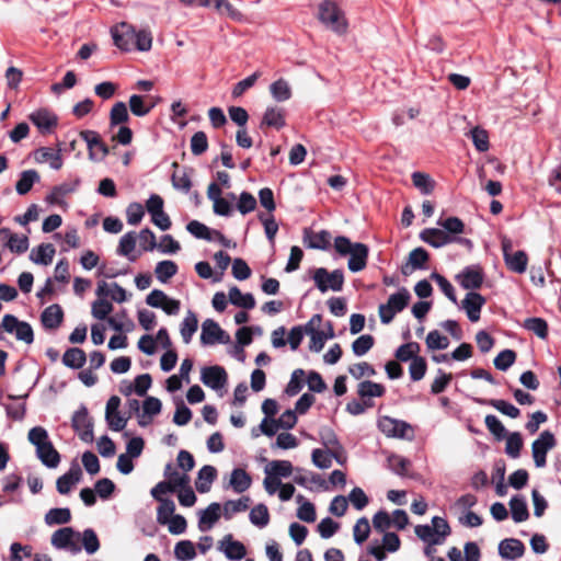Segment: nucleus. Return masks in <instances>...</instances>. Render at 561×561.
Masks as SVG:
<instances>
[{"instance_id":"nucleus-1","label":"nucleus","mask_w":561,"mask_h":561,"mask_svg":"<svg viewBox=\"0 0 561 561\" xmlns=\"http://www.w3.org/2000/svg\"><path fill=\"white\" fill-rule=\"evenodd\" d=\"M334 249L341 256L350 255L347 267L351 272L363 271L367 265L369 249L360 242H352L344 236L334 239Z\"/></svg>"},{"instance_id":"nucleus-2","label":"nucleus","mask_w":561,"mask_h":561,"mask_svg":"<svg viewBox=\"0 0 561 561\" xmlns=\"http://www.w3.org/2000/svg\"><path fill=\"white\" fill-rule=\"evenodd\" d=\"M28 442L35 446L36 456L48 468H56L60 462V455L53 446L48 432L42 426H34L28 431Z\"/></svg>"},{"instance_id":"nucleus-3","label":"nucleus","mask_w":561,"mask_h":561,"mask_svg":"<svg viewBox=\"0 0 561 561\" xmlns=\"http://www.w3.org/2000/svg\"><path fill=\"white\" fill-rule=\"evenodd\" d=\"M318 19L330 31L344 34L347 22L341 9L333 1L325 0L319 4Z\"/></svg>"},{"instance_id":"nucleus-4","label":"nucleus","mask_w":561,"mask_h":561,"mask_svg":"<svg viewBox=\"0 0 561 561\" xmlns=\"http://www.w3.org/2000/svg\"><path fill=\"white\" fill-rule=\"evenodd\" d=\"M2 332L14 334L16 340L26 344H32L34 341V332L30 323L20 321L13 314H4L0 323V340H2Z\"/></svg>"},{"instance_id":"nucleus-5","label":"nucleus","mask_w":561,"mask_h":561,"mask_svg":"<svg viewBox=\"0 0 561 561\" xmlns=\"http://www.w3.org/2000/svg\"><path fill=\"white\" fill-rule=\"evenodd\" d=\"M411 295L404 287L400 288L396 294L390 295L387 304L379 306V317L383 324L390 323L396 313L402 311L409 304Z\"/></svg>"},{"instance_id":"nucleus-6","label":"nucleus","mask_w":561,"mask_h":561,"mask_svg":"<svg viewBox=\"0 0 561 561\" xmlns=\"http://www.w3.org/2000/svg\"><path fill=\"white\" fill-rule=\"evenodd\" d=\"M321 323V314H313L305 325V332L310 336L309 348L314 353H319L323 348L325 341L334 336L333 327L329 325V333H325L324 330H320Z\"/></svg>"},{"instance_id":"nucleus-7","label":"nucleus","mask_w":561,"mask_h":561,"mask_svg":"<svg viewBox=\"0 0 561 561\" xmlns=\"http://www.w3.org/2000/svg\"><path fill=\"white\" fill-rule=\"evenodd\" d=\"M312 279L321 293H327L329 289L341 291L344 284V274L341 270L329 272L324 267H319L314 270Z\"/></svg>"},{"instance_id":"nucleus-8","label":"nucleus","mask_w":561,"mask_h":561,"mask_svg":"<svg viewBox=\"0 0 561 561\" xmlns=\"http://www.w3.org/2000/svg\"><path fill=\"white\" fill-rule=\"evenodd\" d=\"M378 428L387 436L402 439H412L414 436L412 426L401 420L382 416L378 420Z\"/></svg>"},{"instance_id":"nucleus-9","label":"nucleus","mask_w":561,"mask_h":561,"mask_svg":"<svg viewBox=\"0 0 561 561\" xmlns=\"http://www.w3.org/2000/svg\"><path fill=\"white\" fill-rule=\"evenodd\" d=\"M556 444L554 435L550 431L541 432L538 438L533 442L531 453L537 468H543L546 466L547 454L556 446Z\"/></svg>"},{"instance_id":"nucleus-10","label":"nucleus","mask_w":561,"mask_h":561,"mask_svg":"<svg viewBox=\"0 0 561 561\" xmlns=\"http://www.w3.org/2000/svg\"><path fill=\"white\" fill-rule=\"evenodd\" d=\"M80 537L71 527L59 528L51 535V545L56 549L68 550L76 554L81 551V547L77 543L76 539Z\"/></svg>"},{"instance_id":"nucleus-11","label":"nucleus","mask_w":561,"mask_h":561,"mask_svg":"<svg viewBox=\"0 0 561 561\" xmlns=\"http://www.w3.org/2000/svg\"><path fill=\"white\" fill-rule=\"evenodd\" d=\"M229 335L213 319H206L202 324L201 342L203 345L226 344Z\"/></svg>"},{"instance_id":"nucleus-12","label":"nucleus","mask_w":561,"mask_h":561,"mask_svg":"<svg viewBox=\"0 0 561 561\" xmlns=\"http://www.w3.org/2000/svg\"><path fill=\"white\" fill-rule=\"evenodd\" d=\"M80 137L87 142L91 160L100 161L108 153L107 146L101 140L100 135L94 130H82Z\"/></svg>"},{"instance_id":"nucleus-13","label":"nucleus","mask_w":561,"mask_h":561,"mask_svg":"<svg viewBox=\"0 0 561 561\" xmlns=\"http://www.w3.org/2000/svg\"><path fill=\"white\" fill-rule=\"evenodd\" d=\"M136 28L127 23H122L112 30L114 44L124 51H130L134 48Z\"/></svg>"},{"instance_id":"nucleus-14","label":"nucleus","mask_w":561,"mask_h":561,"mask_svg":"<svg viewBox=\"0 0 561 561\" xmlns=\"http://www.w3.org/2000/svg\"><path fill=\"white\" fill-rule=\"evenodd\" d=\"M201 380L213 390H220L227 383V373L220 366L204 367L201 371Z\"/></svg>"},{"instance_id":"nucleus-15","label":"nucleus","mask_w":561,"mask_h":561,"mask_svg":"<svg viewBox=\"0 0 561 561\" xmlns=\"http://www.w3.org/2000/svg\"><path fill=\"white\" fill-rule=\"evenodd\" d=\"M81 478L82 470L78 463L73 462L69 470L57 479V491L62 495L68 494L81 481Z\"/></svg>"},{"instance_id":"nucleus-16","label":"nucleus","mask_w":561,"mask_h":561,"mask_svg":"<svg viewBox=\"0 0 561 561\" xmlns=\"http://www.w3.org/2000/svg\"><path fill=\"white\" fill-rule=\"evenodd\" d=\"M484 304L485 299L483 296L476 291H470L462 300L461 307L466 311L468 319L471 322H477L480 319V312Z\"/></svg>"},{"instance_id":"nucleus-17","label":"nucleus","mask_w":561,"mask_h":561,"mask_svg":"<svg viewBox=\"0 0 561 561\" xmlns=\"http://www.w3.org/2000/svg\"><path fill=\"white\" fill-rule=\"evenodd\" d=\"M30 121L42 134H48L57 126V116L48 110L41 108L30 115Z\"/></svg>"},{"instance_id":"nucleus-18","label":"nucleus","mask_w":561,"mask_h":561,"mask_svg":"<svg viewBox=\"0 0 561 561\" xmlns=\"http://www.w3.org/2000/svg\"><path fill=\"white\" fill-rule=\"evenodd\" d=\"M219 550L227 559L238 561L245 557L247 550L242 542L233 540L232 535H226L219 542Z\"/></svg>"},{"instance_id":"nucleus-19","label":"nucleus","mask_w":561,"mask_h":561,"mask_svg":"<svg viewBox=\"0 0 561 561\" xmlns=\"http://www.w3.org/2000/svg\"><path fill=\"white\" fill-rule=\"evenodd\" d=\"M457 280L465 289H477L482 285L483 274L479 266H468L457 275Z\"/></svg>"},{"instance_id":"nucleus-20","label":"nucleus","mask_w":561,"mask_h":561,"mask_svg":"<svg viewBox=\"0 0 561 561\" xmlns=\"http://www.w3.org/2000/svg\"><path fill=\"white\" fill-rule=\"evenodd\" d=\"M525 552L524 543L515 538L503 539L499 543V554L505 560H516Z\"/></svg>"},{"instance_id":"nucleus-21","label":"nucleus","mask_w":561,"mask_h":561,"mask_svg":"<svg viewBox=\"0 0 561 561\" xmlns=\"http://www.w3.org/2000/svg\"><path fill=\"white\" fill-rule=\"evenodd\" d=\"M0 240H5V245L13 253L22 254L28 249V238L12 233L8 228L0 229Z\"/></svg>"},{"instance_id":"nucleus-22","label":"nucleus","mask_w":561,"mask_h":561,"mask_svg":"<svg viewBox=\"0 0 561 561\" xmlns=\"http://www.w3.org/2000/svg\"><path fill=\"white\" fill-rule=\"evenodd\" d=\"M221 507L219 503H211L205 510L199 512L198 529L201 531L210 530L220 518Z\"/></svg>"},{"instance_id":"nucleus-23","label":"nucleus","mask_w":561,"mask_h":561,"mask_svg":"<svg viewBox=\"0 0 561 561\" xmlns=\"http://www.w3.org/2000/svg\"><path fill=\"white\" fill-rule=\"evenodd\" d=\"M421 239L434 248H440L455 241L453 236L438 228H427L420 234Z\"/></svg>"},{"instance_id":"nucleus-24","label":"nucleus","mask_w":561,"mask_h":561,"mask_svg":"<svg viewBox=\"0 0 561 561\" xmlns=\"http://www.w3.org/2000/svg\"><path fill=\"white\" fill-rule=\"evenodd\" d=\"M64 320V311L57 304L50 305L44 309L41 314V321L45 329L56 330L60 327Z\"/></svg>"},{"instance_id":"nucleus-25","label":"nucleus","mask_w":561,"mask_h":561,"mask_svg":"<svg viewBox=\"0 0 561 561\" xmlns=\"http://www.w3.org/2000/svg\"><path fill=\"white\" fill-rule=\"evenodd\" d=\"M304 241L310 249L328 250L331 245V233L327 230L319 232L306 230Z\"/></svg>"},{"instance_id":"nucleus-26","label":"nucleus","mask_w":561,"mask_h":561,"mask_svg":"<svg viewBox=\"0 0 561 561\" xmlns=\"http://www.w3.org/2000/svg\"><path fill=\"white\" fill-rule=\"evenodd\" d=\"M35 159L38 163H48L53 170H59L62 167V157L60 149L55 150L48 147H42L35 152Z\"/></svg>"},{"instance_id":"nucleus-27","label":"nucleus","mask_w":561,"mask_h":561,"mask_svg":"<svg viewBox=\"0 0 561 561\" xmlns=\"http://www.w3.org/2000/svg\"><path fill=\"white\" fill-rule=\"evenodd\" d=\"M55 253L56 250L51 243H42L31 251L30 260L35 264L46 266L53 262Z\"/></svg>"},{"instance_id":"nucleus-28","label":"nucleus","mask_w":561,"mask_h":561,"mask_svg":"<svg viewBox=\"0 0 561 561\" xmlns=\"http://www.w3.org/2000/svg\"><path fill=\"white\" fill-rule=\"evenodd\" d=\"M261 126L280 129L285 126L284 110L277 106H268L262 117Z\"/></svg>"},{"instance_id":"nucleus-29","label":"nucleus","mask_w":561,"mask_h":561,"mask_svg":"<svg viewBox=\"0 0 561 561\" xmlns=\"http://www.w3.org/2000/svg\"><path fill=\"white\" fill-rule=\"evenodd\" d=\"M217 476V470L210 465L203 466L198 473L195 482L196 490L199 493H206L210 490L211 483Z\"/></svg>"},{"instance_id":"nucleus-30","label":"nucleus","mask_w":561,"mask_h":561,"mask_svg":"<svg viewBox=\"0 0 561 561\" xmlns=\"http://www.w3.org/2000/svg\"><path fill=\"white\" fill-rule=\"evenodd\" d=\"M294 470L293 463L289 460H272L265 466L264 473L280 480L291 476Z\"/></svg>"},{"instance_id":"nucleus-31","label":"nucleus","mask_w":561,"mask_h":561,"mask_svg":"<svg viewBox=\"0 0 561 561\" xmlns=\"http://www.w3.org/2000/svg\"><path fill=\"white\" fill-rule=\"evenodd\" d=\"M252 483V479L249 473L241 468H236L231 471L229 485L237 493H242L247 491Z\"/></svg>"},{"instance_id":"nucleus-32","label":"nucleus","mask_w":561,"mask_h":561,"mask_svg":"<svg viewBox=\"0 0 561 561\" xmlns=\"http://www.w3.org/2000/svg\"><path fill=\"white\" fill-rule=\"evenodd\" d=\"M229 301L239 308L253 309L255 299L252 294H243L237 286H232L228 293Z\"/></svg>"},{"instance_id":"nucleus-33","label":"nucleus","mask_w":561,"mask_h":561,"mask_svg":"<svg viewBox=\"0 0 561 561\" xmlns=\"http://www.w3.org/2000/svg\"><path fill=\"white\" fill-rule=\"evenodd\" d=\"M385 392L386 389L381 383L370 380L362 381L357 387V394L365 401H367V399L382 397Z\"/></svg>"},{"instance_id":"nucleus-34","label":"nucleus","mask_w":561,"mask_h":561,"mask_svg":"<svg viewBox=\"0 0 561 561\" xmlns=\"http://www.w3.org/2000/svg\"><path fill=\"white\" fill-rule=\"evenodd\" d=\"M87 360L85 353L78 347L68 348L62 355V364L72 369L81 368Z\"/></svg>"},{"instance_id":"nucleus-35","label":"nucleus","mask_w":561,"mask_h":561,"mask_svg":"<svg viewBox=\"0 0 561 561\" xmlns=\"http://www.w3.org/2000/svg\"><path fill=\"white\" fill-rule=\"evenodd\" d=\"M198 328V320L196 314L193 311H187L186 316L184 317L182 323H181V336L183 339V342L185 344H188L192 341L193 335L197 331Z\"/></svg>"},{"instance_id":"nucleus-36","label":"nucleus","mask_w":561,"mask_h":561,"mask_svg":"<svg viewBox=\"0 0 561 561\" xmlns=\"http://www.w3.org/2000/svg\"><path fill=\"white\" fill-rule=\"evenodd\" d=\"M427 260L428 253L423 248L412 250L409 254L408 265L402 268V273L408 275L410 273L408 271L409 266L411 267V271L424 268Z\"/></svg>"},{"instance_id":"nucleus-37","label":"nucleus","mask_w":561,"mask_h":561,"mask_svg":"<svg viewBox=\"0 0 561 561\" xmlns=\"http://www.w3.org/2000/svg\"><path fill=\"white\" fill-rule=\"evenodd\" d=\"M510 508L515 523L525 522L529 517L526 501L520 495H515L511 499Z\"/></svg>"},{"instance_id":"nucleus-38","label":"nucleus","mask_w":561,"mask_h":561,"mask_svg":"<svg viewBox=\"0 0 561 561\" xmlns=\"http://www.w3.org/2000/svg\"><path fill=\"white\" fill-rule=\"evenodd\" d=\"M39 181V174L35 170H25L21 173L19 181L16 182L15 190L18 194H27L34 183Z\"/></svg>"},{"instance_id":"nucleus-39","label":"nucleus","mask_w":561,"mask_h":561,"mask_svg":"<svg viewBox=\"0 0 561 561\" xmlns=\"http://www.w3.org/2000/svg\"><path fill=\"white\" fill-rule=\"evenodd\" d=\"M507 267L518 274H522L527 268L528 257L524 251H516L511 254H506L504 260Z\"/></svg>"},{"instance_id":"nucleus-40","label":"nucleus","mask_w":561,"mask_h":561,"mask_svg":"<svg viewBox=\"0 0 561 561\" xmlns=\"http://www.w3.org/2000/svg\"><path fill=\"white\" fill-rule=\"evenodd\" d=\"M178 273V265L175 262L170 260H164L158 262L154 268V274L157 279L160 283H167L170 278H172Z\"/></svg>"},{"instance_id":"nucleus-41","label":"nucleus","mask_w":561,"mask_h":561,"mask_svg":"<svg viewBox=\"0 0 561 561\" xmlns=\"http://www.w3.org/2000/svg\"><path fill=\"white\" fill-rule=\"evenodd\" d=\"M72 423H73V427L76 430L83 431L82 438L84 440L92 438V433H93L92 424L89 421L88 412L84 408L82 410L76 412V414L73 415V419H72Z\"/></svg>"},{"instance_id":"nucleus-42","label":"nucleus","mask_w":561,"mask_h":561,"mask_svg":"<svg viewBox=\"0 0 561 561\" xmlns=\"http://www.w3.org/2000/svg\"><path fill=\"white\" fill-rule=\"evenodd\" d=\"M79 181H76L73 184L62 183L60 185L55 186L51 192L46 196V202L54 205L60 204L61 198L72 192L76 191Z\"/></svg>"},{"instance_id":"nucleus-43","label":"nucleus","mask_w":561,"mask_h":561,"mask_svg":"<svg viewBox=\"0 0 561 561\" xmlns=\"http://www.w3.org/2000/svg\"><path fill=\"white\" fill-rule=\"evenodd\" d=\"M70 519L71 513L67 507L50 508L45 515V523L48 526L67 524Z\"/></svg>"},{"instance_id":"nucleus-44","label":"nucleus","mask_w":561,"mask_h":561,"mask_svg":"<svg viewBox=\"0 0 561 561\" xmlns=\"http://www.w3.org/2000/svg\"><path fill=\"white\" fill-rule=\"evenodd\" d=\"M270 92L276 102H285L291 98V89L284 79H278L270 85Z\"/></svg>"},{"instance_id":"nucleus-45","label":"nucleus","mask_w":561,"mask_h":561,"mask_svg":"<svg viewBox=\"0 0 561 561\" xmlns=\"http://www.w3.org/2000/svg\"><path fill=\"white\" fill-rule=\"evenodd\" d=\"M250 522L260 528H264L270 523V513L265 504L255 505L249 514Z\"/></svg>"},{"instance_id":"nucleus-46","label":"nucleus","mask_w":561,"mask_h":561,"mask_svg":"<svg viewBox=\"0 0 561 561\" xmlns=\"http://www.w3.org/2000/svg\"><path fill=\"white\" fill-rule=\"evenodd\" d=\"M334 450L331 449H313L311 454L312 463L319 469H328L332 466Z\"/></svg>"},{"instance_id":"nucleus-47","label":"nucleus","mask_w":561,"mask_h":561,"mask_svg":"<svg viewBox=\"0 0 561 561\" xmlns=\"http://www.w3.org/2000/svg\"><path fill=\"white\" fill-rule=\"evenodd\" d=\"M136 241H137V237H136L135 232L130 231V232L125 233L124 236H122V238L119 240L117 253L119 255L129 257L130 261H135V257L134 256L130 257L129 255L135 250Z\"/></svg>"},{"instance_id":"nucleus-48","label":"nucleus","mask_w":561,"mask_h":561,"mask_svg":"<svg viewBox=\"0 0 561 561\" xmlns=\"http://www.w3.org/2000/svg\"><path fill=\"white\" fill-rule=\"evenodd\" d=\"M421 346L416 342H409L399 346L396 351V357L400 362L412 360L417 357Z\"/></svg>"},{"instance_id":"nucleus-49","label":"nucleus","mask_w":561,"mask_h":561,"mask_svg":"<svg viewBox=\"0 0 561 561\" xmlns=\"http://www.w3.org/2000/svg\"><path fill=\"white\" fill-rule=\"evenodd\" d=\"M174 554L180 561H190L196 557L195 546L190 540H182L175 545Z\"/></svg>"},{"instance_id":"nucleus-50","label":"nucleus","mask_w":561,"mask_h":561,"mask_svg":"<svg viewBox=\"0 0 561 561\" xmlns=\"http://www.w3.org/2000/svg\"><path fill=\"white\" fill-rule=\"evenodd\" d=\"M425 343L430 351L446 350L449 345V340L439 331L433 330L428 332Z\"/></svg>"},{"instance_id":"nucleus-51","label":"nucleus","mask_w":561,"mask_h":561,"mask_svg":"<svg viewBox=\"0 0 561 561\" xmlns=\"http://www.w3.org/2000/svg\"><path fill=\"white\" fill-rule=\"evenodd\" d=\"M250 505V497L243 496L239 500H230L224 504V514L226 518H230L233 514L244 512Z\"/></svg>"},{"instance_id":"nucleus-52","label":"nucleus","mask_w":561,"mask_h":561,"mask_svg":"<svg viewBox=\"0 0 561 561\" xmlns=\"http://www.w3.org/2000/svg\"><path fill=\"white\" fill-rule=\"evenodd\" d=\"M412 182L413 185L425 195H428L434 190V181L431 179V176L423 172H414L412 174Z\"/></svg>"},{"instance_id":"nucleus-53","label":"nucleus","mask_w":561,"mask_h":561,"mask_svg":"<svg viewBox=\"0 0 561 561\" xmlns=\"http://www.w3.org/2000/svg\"><path fill=\"white\" fill-rule=\"evenodd\" d=\"M486 403L489 405L493 407L495 410H497L502 414L507 415L512 419H516L520 414V411L518 408H516L515 405H513L512 403H510L505 400L491 399V400L486 401Z\"/></svg>"},{"instance_id":"nucleus-54","label":"nucleus","mask_w":561,"mask_h":561,"mask_svg":"<svg viewBox=\"0 0 561 561\" xmlns=\"http://www.w3.org/2000/svg\"><path fill=\"white\" fill-rule=\"evenodd\" d=\"M82 546L88 554H93L100 549V541L96 536V533L87 528L81 534Z\"/></svg>"},{"instance_id":"nucleus-55","label":"nucleus","mask_w":561,"mask_h":561,"mask_svg":"<svg viewBox=\"0 0 561 561\" xmlns=\"http://www.w3.org/2000/svg\"><path fill=\"white\" fill-rule=\"evenodd\" d=\"M129 119L127 106L124 102H116L110 112V122L112 126L126 123Z\"/></svg>"},{"instance_id":"nucleus-56","label":"nucleus","mask_w":561,"mask_h":561,"mask_svg":"<svg viewBox=\"0 0 561 561\" xmlns=\"http://www.w3.org/2000/svg\"><path fill=\"white\" fill-rule=\"evenodd\" d=\"M152 107L153 105H148L145 103L144 96L141 95L133 94L129 98V108L135 116H146L152 110Z\"/></svg>"},{"instance_id":"nucleus-57","label":"nucleus","mask_w":561,"mask_h":561,"mask_svg":"<svg viewBox=\"0 0 561 561\" xmlns=\"http://www.w3.org/2000/svg\"><path fill=\"white\" fill-rule=\"evenodd\" d=\"M375 340L370 334H363L352 344V351L356 356H364L374 346Z\"/></svg>"},{"instance_id":"nucleus-58","label":"nucleus","mask_w":561,"mask_h":561,"mask_svg":"<svg viewBox=\"0 0 561 561\" xmlns=\"http://www.w3.org/2000/svg\"><path fill=\"white\" fill-rule=\"evenodd\" d=\"M113 311V305L107 299H96L92 302L91 314L98 320L107 319V316Z\"/></svg>"},{"instance_id":"nucleus-59","label":"nucleus","mask_w":561,"mask_h":561,"mask_svg":"<svg viewBox=\"0 0 561 561\" xmlns=\"http://www.w3.org/2000/svg\"><path fill=\"white\" fill-rule=\"evenodd\" d=\"M470 135L472 142L478 151L485 152L489 150L490 144L486 130L477 126L470 130Z\"/></svg>"},{"instance_id":"nucleus-60","label":"nucleus","mask_w":561,"mask_h":561,"mask_svg":"<svg viewBox=\"0 0 561 561\" xmlns=\"http://www.w3.org/2000/svg\"><path fill=\"white\" fill-rule=\"evenodd\" d=\"M524 328L535 333L540 339L548 335V324L541 318H528L524 322Z\"/></svg>"},{"instance_id":"nucleus-61","label":"nucleus","mask_w":561,"mask_h":561,"mask_svg":"<svg viewBox=\"0 0 561 561\" xmlns=\"http://www.w3.org/2000/svg\"><path fill=\"white\" fill-rule=\"evenodd\" d=\"M516 360V353L513 350H503L494 358L493 363L496 369L505 371Z\"/></svg>"},{"instance_id":"nucleus-62","label":"nucleus","mask_w":561,"mask_h":561,"mask_svg":"<svg viewBox=\"0 0 561 561\" xmlns=\"http://www.w3.org/2000/svg\"><path fill=\"white\" fill-rule=\"evenodd\" d=\"M320 438L322 444L327 447V449H331L334 451L343 450V447L340 444L337 436L330 427L321 428Z\"/></svg>"},{"instance_id":"nucleus-63","label":"nucleus","mask_w":561,"mask_h":561,"mask_svg":"<svg viewBox=\"0 0 561 561\" xmlns=\"http://www.w3.org/2000/svg\"><path fill=\"white\" fill-rule=\"evenodd\" d=\"M370 525L366 517L357 519L353 528L354 540L356 543L362 545L369 536Z\"/></svg>"},{"instance_id":"nucleus-64","label":"nucleus","mask_w":561,"mask_h":561,"mask_svg":"<svg viewBox=\"0 0 561 561\" xmlns=\"http://www.w3.org/2000/svg\"><path fill=\"white\" fill-rule=\"evenodd\" d=\"M523 447V439L519 433H511L506 438V454L512 458H517Z\"/></svg>"}]
</instances>
